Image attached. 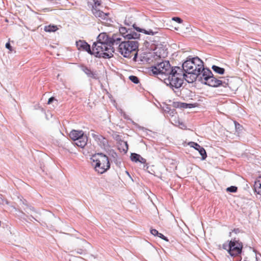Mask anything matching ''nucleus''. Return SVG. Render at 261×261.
<instances>
[{
    "instance_id": "31",
    "label": "nucleus",
    "mask_w": 261,
    "mask_h": 261,
    "mask_svg": "<svg viewBox=\"0 0 261 261\" xmlns=\"http://www.w3.org/2000/svg\"><path fill=\"white\" fill-rule=\"evenodd\" d=\"M77 253L80 254H82L85 252V249H78L76 251Z\"/></svg>"
},
{
    "instance_id": "39",
    "label": "nucleus",
    "mask_w": 261,
    "mask_h": 261,
    "mask_svg": "<svg viewBox=\"0 0 261 261\" xmlns=\"http://www.w3.org/2000/svg\"><path fill=\"white\" fill-rule=\"evenodd\" d=\"M179 124L180 125V128H182L183 127H185V125L184 124V123L181 122V123H179Z\"/></svg>"
},
{
    "instance_id": "14",
    "label": "nucleus",
    "mask_w": 261,
    "mask_h": 261,
    "mask_svg": "<svg viewBox=\"0 0 261 261\" xmlns=\"http://www.w3.org/2000/svg\"><path fill=\"white\" fill-rule=\"evenodd\" d=\"M174 107L175 108H191L194 107L193 104L192 103H186L184 102H174Z\"/></svg>"
},
{
    "instance_id": "32",
    "label": "nucleus",
    "mask_w": 261,
    "mask_h": 261,
    "mask_svg": "<svg viewBox=\"0 0 261 261\" xmlns=\"http://www.w3.org/2000/svg\"><path fill=\"white\" fill-rule=\"evenodd\" d=\"M99 135H98V134H96L94 133L91 134L92 137L95 140H96V139L98 138V136H99Z\"/></svg>"
},
{
    "instance_id": "11",
    "label": "nucleus",
    "mask_w": 261,
    "mask_h": 261,
    "mask_svg": "<svg viewBox=\"0 0 261 261\" xmlns=\"http://www.w3.org/2000/svg\"><path fill=\"white\" fill-rule=\"evenodd\" d=\"M76 45L79 50H82L88 52L92 55V49L90 45L84 40H79L76 42Z\"/></svg>"
},
{
    "instance_id": "23",
    "label": "nucleus",
    "mask_w": 261,
    "mask_h": 261,
    "mask_svg": "<svg viewBox=\"0 0 261 261\" xmlns=\"http://www.w3.org/2000/svg\"><path fill=\"white\" fill-rule=\"evenodd\" d=\"M128 79L131 82H132L134 84H137L139 83V80L138 77L136 76L130 75L129 76Z\"/></svg>"
},
{
    "instance_id": "7",
    "label": "nucleus",
    "mask_w": 261,
    "mask_h": 261,
    "mask_svg": "<svg viewBox=\"0 0 261 261\" xmlns=\"http://www.w3.org/2000/svg\"><path fill=\"white\" fill-rule=\"evenodd\" d=\"M243 245L239 241H230L228 244H224L223 248L227 250L231 256L238 257V259L235 261H240V257L238 255L241 253Z\"/></svg>"
},
{
    "instance_id": "40",
    "label": "nucleus",
    "mask_w": 261,
    "mask_h": 261,
    "mask_svg": "<svg viewBox=\"0 0 261 261\" xmlns=\"http://www.w3.org/2000/svg\"><path fill=\"white\" fill-rule=\"evenodd\" d=\"M3 202V199L2 198L0 197V203H2Z\"/></svg>"
},
{
    "instance_id": "35",
    "label": "nucleus",
    "mask_w": 261,
    "mask_h": 261,
    "mask_svg": "<svg viewBox=\"0 0 261 261\" xmlns=\"http://www.w3.org/2000/svg\"><path fill=\"white\" fill-rule=\"evenodd\" d=\"M81 243L83 245H88V243L85 240H82Z\"/></svg>"
},
{
    "instance_id": "21",
    "label": "nucleus",
    "mask_w": 261,
    "mask_h": 261,
    "mask_svg": "<svg viewBox=\"0 0 261 261\" xmlns=\"http://www.w3.org/2000/svg\"><path fill=\"white\" fill-rule=\"evenodd\" d=\"M140 155L136 153H132L130 155V159L133 162L136 163L138 162Z\"/></svg>"
},
{
    "instance_id": "15",
    "label": "nucleus",
    "mask_w": 261,
    "mask_h": 261,
    "mask_svg": "<svg viewBox=\"0 0 261 261\" xmlns=\"http://www.w3.org/2000/svg\"><path fill=\"white\" fill-rule=\"evenodd\" d=\"M254 189L258 194H261V177H259L254 182Z\"/></svg>"
},
{
    "instance_id": "16",
    "label": "nucleus",
    "mask_w": 261,
    "mask_h": 261,
    "mask_svg": "<svg viewBox=\"0 0 261 261\" xmlns=\"http://www.w3.org/2000/svg\"><path fill=\"white\" fill-rule=\"evenodd\" d=\"M133 27L138 32L144 33L145 34L153 35L157 33V32H153V31L151 29H149L148 30H145L144 29H140V28L138 27H135V24H133Z\"/></svg>"
},
{
    "instance_id": "37",
    "label": "nucleus",
    "mask_w": 261,
    "mask_h": 261,
    "mask_svg": "<svg viewBox=\"0 0 261 261\" xmlns=\"http://www.w3.org/2000/svg\"><path fill=\"white\" fill-rule=\"evenodd\" d=\"M232 232H234L235 233H238L240 232V229L239 228L234 229L232 230Z\"/></svg>"
},
{
    "instance_id": "34",
    "label": "nucleus",
    "mask_w": 261,
    "mask_h": 261,
    "mask_svg": "<svg viewBox=\"0 0 261 261\" xmlns=\"http://www.w3.org/2000/svg\"><path fill=\"white\" fill-rule=\"evenodd\" d=\"M6 47L7 48H8V49H9L11 50V49H11L12 47H11V46L9 42H8V43H7L6 44Z\"/></svg>"
},
{
    "instance_id": "24",
    "label": "nucleus",
    "mask_w": 261,
    "mask_h": 261,
    "mask_svg": "<svg viewBox=\"0 0 261 261\" xmlns=\"http://www.w3.org/2000/svg\"><path fill=\"white\" fill-rule=\"evenodd\" d=\"M237 187L235 186H230L227 188L226 190L227 192L234 193L237 191Z\"/></svg>"
},
{
    "instance_id": "38",
    "label": "nucleus",
    "mask_w": 261,
    "mask_h": 261,
    "mask_svg": "<svg viewBox=\"0 0 261 261\" xmlns=\"http://www.w3.org/2000/svg\"><path fill=\"white\" fill-rule=\"evenodd\" d=\"M125 23L126 25H128V26H130L131 24V23H129V22H127V20H126V19L125 20Z\"/></svg>"
},
{
    "instance_id": "12",
    "label": "nucleus",
    "mask_w": 261,
    "mask_h": 261,
    "mask_svg": "<svg viewBox=\"0 0 261 261\" xmlns=\"http://www.w3.org/2000/svg\"><path fill=\"white\" fill-rule=\"evenodd\" d=\"M191 147H193L196 150H198L200 154L201 155L202 160H205L207 157L206 152L202 147H201L198 143L191 142L189 144Z\"/></svg>"
},
{
    "instance_id": "33",
    "label": "nucleus",
    "mask_w": 261,
    "mask_h": 261,
    "mask_svg": "<svg viewBox=\"0 0 261 261\" xmlns=\"http://www.w3.org/2000/svg\"><path fill=\"white\" fill-rule=\"evenodd\" d=\"M55 100V98L54 97H51L49 98L48 100V104H50L53 101Z\"/></svg>"
},
{
    "instance_id": "26",
    "label": "nucleus",
    "mask_w": 261,
    "mask_h": 261,
    "mask_svg": "<svg viewBox=\"0 0 261 261\" xmlns=\"http://www.w3.org/2000/svg\"><path fill=\"white\" fill-rule=\"evenodd\" d=\"M172 19L178 23H181L182 22V20L180 18L178 17H174L172 18Z\"/></svg>"
},
{
    "instance_id": "19",
    "label": "nucleus",
    "mask_w": 261,
    "mask_h": 261,
    "mask_svg": "<svg viewBox=\"0 0 261 261\" xmlns=\"http://www.w3.org/2000/svg\"><path fill=\"white\" fill-rule=\"evenodd\" d=\"M212 68L213 70L217 73L220 74H223L224 73L225 69L223 68L220 67L216 65H213Z\"/></svg>"
},
{
    "instance_id": "1",
    "label": "nucleus",
    "mask_w": 261,
    "mask_h": 261,
    "mask_svg": "<svg viewBox=\"0 0 261 261\" xmlns=\"http://www.w3.org/2000/svg\"><path fill=\"white\" fill-rule=\"evenodd\" d=\"M155 64L150 67L148 72L150 75L165 74L168 78L165 79V83L173 90L178 89L183 84L184 73L181 67H171L168 61H162L156 59Z\"/></svg>"
},
{
    "instance_id": "25",
    "label": "nucleus",
    "mask_w": 261,
    "mask_h": 261,
    "mask_svg": "<svg viewBox=\"0 0 261 261\" xmlns=\"http://www.w3.org/2000/svg\"><path fill=\"white\" fill-rule=\"evenodd\" d=\"M94 5L93 6L92 8L94 7V8H97L98 6H100L101 5V1L98 0H94Z\"/></svg>"
},
{
    "instance_id": "18",
    "label": "nucleus",
    "mask_w": 261,
    "mask_h": 261,
    "mask_svg": "<svg viewBox=\"0 0 261 261\" xmlns=\"http://www.w3.org/2000/svg\"><path fill=\"white\" fill-rule=\"evenodd\" d=\"M58 27L56 25H48L44 27V30L46 32H54L58 30Z\"/></svg>"
},
{
    "instance_id": "27",
    "label": "nucleus",
    "mask_w": 261,
    "mask_h": 261,
    "mask_svg": "<svg viewBox=\"0 0 261 261\" xmlns=\"http://www.w3.org/2000/svg\"><path fill=\"white\" fill-rule=\"evenodd\" d=\"M158 237L161 238L162 239L168 242V239H167V237H166L165 236H164L162 233H159V234L158 235Z\"/></svg>"
},
{
    "instance_id": "6",
    "label": "nucleus",
    "mask_w": 261,
    "mask_h": 261,
    "mask_svg": "<svg viewBox=\"0 0 261 261\" xmlns=\"http://www.w3.org/2000/svg\"><path fill=\"white\" fill-rule=\"evenodd\" d=\"M92 165L96 172L102 174L110 168V163L108 157L102 153H96L92 156Z\"/></svg>"
},
{
    "instance_id": "20",
    "label": "nucleus",
    "mask_w": 261,
    "mask_h": 261,
    "mask_svg": "<svg viewBox=\"0 0 261 261\" xmlns=\"http://www.w3.org/2000/svg\"><path fill=\"white\" fill-rule=\"evenodd\" d=\"M130 29H127L125 27H121L119 29L120 33L122 35V36L124 38V39H126V37L125 35H127V33H129Z\"/></svg>"
},
{
    "instance_id": "9",
    "label": "nucleus",
    "mask_w": 261,
    "mask_h": 261,
    "mask_svg": "<svg viewBox=\"0 0 261 261\" xmlns=\"http://www.w3.org/2000/svg\"><path fill=\"white\" fill-rule=\"evenodd\" d=\"M121 41V38L118 35L114 34L112 38H109L106 33H102L99 35L97 41H100L105 43H109L113 45H117Z\"/></svg>"
},
{
    "instance_id": "2",
    "label": "nucleus",
    "mask_w": 261,
    "mask_h": 261,
    "mask_svg": "<svg viewBox=\"0 0 261 261\" xmlns=\"http://www.w3.org/2000/svg\"><path fill=\"white\" fill-rule=\"evenodd\" d=\"M196 80L213 87L222 86L225 88H231L228 79H226L223 77L217 78L214 76L210 69L204 68V66L200 69V72H196L195 73L190 74L189 79H186V81L189 83H192Z\"/></svg>"
},
{
    "instance_id": "36",
    "label": "nucleus",
    "mask_w": 261,
    "mask_h": 261,
    "mask_svg": "<svg viewBox=\"0 0 261 261\" xmlns=\"http://www.w3.org/2000/svg\"><path fill=\"white\" fill-rule=\"evenodd\" d=\"M124 144H125L126 149H123V150L125 152H126L127 151V150H128V145H127V143L126 142H124Z\"/></svg>"
},
{
    "instance_id": "13",
    "label": "nucleus",
    "mask_w": 261,
    "mask_h": 261,
    "mask_svg": "<svg viewBox=\"0 0 261 261\" xmlns=\"http://www.w3.org/2000/svg\"><path fill=\"white\" fill-rule=\"evenodd\" d=\"M82 70L88 76L93 79H96V74L92 71L88 67L84 65L81 66Z\"/></svg>"
},
{
    "instance_id": "29",
    "label": "nucleus",
    "mask_w": 261,
    "mask_h": 261,
    "mask_svg": "<svg viewBox=\"0 0 261 261\" xmlns=\"http://www.w3.org/2000/svg\"><path fill=\"white\" fill-rule=\"evenodd\" d=\"M138 162H140L142 164H145L146 162V160L145 159L142 158L141 155L140 156V158H139V161H138Z\"/></svg>"
},
{
    "instance_id": "3",
    "label": "nucleus",
    "mask_w": 261,
    "mask_h": 261,
    "mask_svg": "<svg viewBox=\"0 0 261 261\" xmlns=\"http://www.w3.org/2000/svg\"><path fill=\"white\" fill-rule=\"evenodd\" d=\"M203 61L197 57L188 58L187 60L183 63L181 68L184 73L183 76H184L183 81L186 80V79H189L190 74L200 72V69L203 68Z\"/></svg>"
},
{
    "instance_id": "17",
    "label": "nucleus",
    "mask_w": 261,
    "mask_h": 261,
    "mask_svg": "<svg viewBox=\"0 0 261 261\" xmlns=\"http://www.w3.org/2000/svg\"><path fill=\"white\" fill-rule=\"evenodd\" d=\"M140 34L137 33L135 32L134 31L130 30L129 33H127V35H125L126 37V39L130 40L132 39H137L140 37Z\"/></svg>"
},
{
    "instance_id": "8",
    "label": "nucleus",
    "mask_w": 261,
    "mask_h": 261,
    "mask_svg": "<svg viewBox=\"0 0 261 261\" xmlns=\"http://www.w3.org/2000/svg\"><path fill=\"white\" fill-rule=\"evenodd\" d=\"M70 138L74 141L75 144L81 148H84L87 143L88 138L84 135L83 130H72L69 134Z\"/></svg>"
},
{
    "instance_id": "30",
    "label": "nucleus",
    "mask_w": 261,
    "mask_h": 261,
    "mask_svg": "<svg viewBox=\"0 0 261 261\" xmlns=\"http://www.w3.org/2000/svg\"><path fill=\"white\" fill-rule=\"evenodd\" d=\"M234 124L236 129H241L242 126L239 123L237 122L236 121H234Z\"/></svg>"
},
{
    "instance_id": "22",
    "label": "nucleus",
    "mask_w": 261,
    "mask_h": 261,
    "mask_svg": "<svg viewBox=\"0 0 261 261\" xmlns=\"http://www.w3.org/2000/svg\"><path fill=\"white\" fill-rule=\"evenodd\" d=\"M95 141H97L98 142H100L103 145H105L107 143V141L106 140V139L100 135L98 136V138L96 139Z\"/></svg>"
},
{
    "instance_id": "4",
    "label": "nucleus",
    "mask_w": 261,
    "mask_h": 261,
    "mask_svg": "<svg viewBox=\"0 0 261 261\" xmlns=\"http://www.w3.org/2000/svg\"><path fill=\"white\" fill-rule=\"evenodd\" d=\"M114 46L113 44L100 41L95 42L92 46V55L98 58H110L113 56Z\"/></svg>"
},
{
    "instance_id": "28",
    "label": "nucleus",
    "mask_w": 261,
    "mask_h": 261,
    "mask_svg": "<svg viewBox=\"0 0 261 261\" xmlns=\"http://www.w3.org/2000/svg\"><path fill=\"white\" fill-rule=\"evenodd\" d=\"M150 233L153 234V236H158V235L159 234V232L157 230L155 229H152L150 230Z\"/></svg>"
},
{
    "instance_id": "5",
    "label": "nucleus",
    "mask_w": 261,
    "mask_h": 261,
    "mask_svg": "<svg viewBox=\"0 0 261 261\" xmlns=\"http://www.w3.org/2000/svg\"><path fill=\"white\" fill-rule=\"evenodd\" d=\"M118 52L124 58H130L133 55L135 61L137 58V49L138 48V42L136 41H121L118 43Z\"/></svg>"
},
{
    "instance_id": "10",
    "label": "nucleus",
    "mask_w": 261,
    "mask_h": 261,
    "mask_svg": "<svg viewBox=\"0 0 261 261\" xmlns=\"http://www.w3.org/2000/svg\"><path fill=\"white\" fill-rule=\"evenodd\" d=\"M92 11L94 15L96 17L99 18L100 20H105L107 22L110 21L109 13H104L97 8H94V7L92 8Z\"/></svg>"
}]
</instances>
